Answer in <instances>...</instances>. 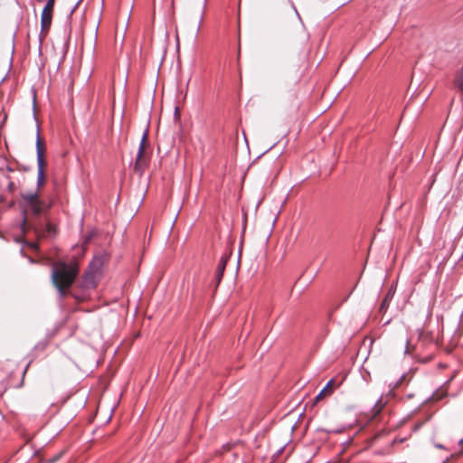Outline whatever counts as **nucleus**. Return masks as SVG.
Returning <instances> with one entry per match:
<instances>
[{
    "label": "nucleus",
    "instance_id": "obj_16",
    "mask_svg": "<svg viewBox=\"0 0 463 463\" xmlns=\"http://www.w3.org/2000/svg\"><path fill=\"white\" fill-rule=\"evenodd\" d=\"M81 1L82 0H78V2L75 4L73 8L71 9V14L74 13V11L77 9V7L79 6V5L80 4Z\"/></svg>",
    "mask_w": 463,
    "mask_h": 463
},
{
    "label": "nucleus",
    "instance_id": "obj_15",
    "mask_svg": "<svg viewBox=\"0 0 463 463\" xmlns=\"http://www.w3.org/2000/svg\"><path fill=\"white\" fill-rule=\"evenodd\" d=\"M7 188L10 192H12L14 189V184L13 182H9Z\"/></svg>",
    "mask_w": 463,
    "mask_h": 463
},
{
    "label": "nucleus",
    "instance_id": "obj_10",
    "mask_svg": "<svg viewBox=\"0 0 463 463\" xmlns=\"http://www.w3.org/2000/svg\"><path fill=\"white\" fill-rule=\"evenodd\" d=\"M44 165L45 163H37L38 173H37V185L38 187L42 186L44 183L45 175H44Z\"/></svg>",
    "mask_w": 463,
    "mask_h": 463
},
{
    "label": "nucleus",
    "instance_id": "obj_7",
    "mask_svg": "<svg viewBox=\"0 0 463 463\" xmlns=\"http://www.w3.org/2000/svg\"><path fill=\"white\" fill-rule=\"evenodd\" d=\"M395 293V288L393 287H391L387 293L385 294V297L383 298L381 306H380V312L384 313L387 308L389 307L390 302L392 301L393 296Z\"/></svg>",
    "mask_w": 463,
    "mask_h": 463
},
{
    "label": "nucleus",
    "instance_id": "obj_3",
    "mask_svg": "<svg viewBox=\"0 0 463 463\" xmlns=\"http://www.w3.org/2000/svg\"><path fill=\"white\" fill-rule=\"evenodd\" d=\"M26 226L33 229L39 236H52L55 233L53 225L47 220L38 221L37 222H27L26 217L24 216L22 224L23 231H24Z\"/></svg>",
    "mask_w": 463,
    "mask_h": 463
},
{
    "label": "nucleus",
    "instance_id": "obj_12",
    "mask_svg": "<svg viewBox=\"0 0 463 463\" xmlns=\"http://www.w3.org/2000/svg\"><path fill=\"white\" fill-rule=\"evenodd\" d=\"M23 199L26 201L27 205L38 201V194L37 192L34 193H26L22 195Z\"/></svg>",
    "mask_w": 463,
    "mask_h": 463
},
{
    "label": "nucleus",
    "instance_id": "obj_2",
    "mask_svg": "<svg viewBox=\"0 0 463 463\" xmlns=\"http://www.w3.org/2000/svg\"><path fill=\"white\" fill-rule=\"evenodd\" d=\"M103 265L102 258L95 257L90 263L88 270L85 272L83 286L87 288H93L97 286L99 277Z\"/></svg>",
    "mask_w": 463,
    "mask_h": 463
},
{
    "label": "nucleus",
    "instance_id": "obj_5",
    "mask_svg": "<svg viewBox=\"0 0 463 463\" xmlns=\"http://www.w3.org/2000/svg\"><path fill=\"white\" fill-rule=\"evenodd\" d=\"M147 135H148V129H146L142 136V139H141V142H140V145L138 147V152H137V159H136L135 165H134L135 171L139 172V173H142L143 165L145 164L143 155H144V151H145L146 141L147 139Z\"/></svg>",
    "mask_w": 463,
    "mask_h": 463
},
{
    "label": "nucleus",
    "instance_id": "obj_4",
    "mask_svg": "<svg viewBox=\"0 0 463 463\" xmlns=\"http://www.w3.org/2000/svg\"><path fill=\"white\" fill-rule=\"evenodd\" d=\"M55 0H48L41 15V27L42 32L48 30L52 24V11Z\"/></svg>",
    "mask_w": 463,
    "mask_h": 463
},
{
    "label": "nucleus",
    "instance_id": "obj_21",
    "mask_svg": "<svg viewBox=\"0 0 463 463\" xmlns=\"http://www.w3.org/2000/svg\"><path fill=\"white\" fill-rule=\"evenodd\" d=\"M462 444H463V439H461L459 440V445H462Z\"/></svg>",
    "mask_w": 463,
    "mask_h": 463
},
{
    "label": "nucleus",
    "instance_id": "obj_6",
    "mask_svg": "<svg viewBox=\"0 0 463 463\" xmlns=\"http://www.w3.org/2000/svg\"><path fill=\"white\" fill-rule=\"evenodd\" d=\"M227 261H228V257L225 255L222 256V258L220 259V261L218 263V266H217V269H216L215 274H214V278L216 280V286H218L219 283L222 281L223 272L226 268Z\"/></svg>",
    "mask_w": 463,
    "mask_h": 463
},
{
    "label": "nucleus",
    "instance_id": "obj_13",
    "mask_svg": "<svg viewBox=\"0 0 463 463\" xmlns=\"http://www.w3.org/2000/svg\"><path fill=\"white\" fill-rule=\"evenodd\" d=\"M456 85L461 91H463V66L458 77L456 80Z\"/></svg>",
    "mask_w": 463,
    "mask_h": 463
},
{
    "label": "nucleus",
    "instance_id": "obj_18",
    "mask_svg": "<svg viewBox=\"0 0 463 463\" xmlns=\"http://www.w3.org/2000/svg\"><path fill=\"white\" fill-rule=\"evenodd\" d=\"M404 377H405V376H404V375H402V376L400 378V380H399V381L394 384V387H396L398 384H400V383L403 381Z\"/></svg>",
    "mask_w": 463,
    "mask_h": 463
},
{
    "label": "nucleus",
    "instance_id": "obj_8",
    "mask_svg": "<svg viewBox=\"0 0 463 463\" xmlns=\"http://www.w3.org/2000/svg\"><path fill=\"white\" fill-rule=\"evenodd\" d=\"M36 154H37V163H45L43 156V147L40 138L39 129L37 130L36 136Z\"/></svg>",
    "mask_w": 463,
    "mask_h": 463
},
{
    "label": "nucleus",
    "instance_id": "obj_11",
    "mask_svg": "<svg viewBox=\"0 0 463 463\" xmlns=\"http://www.w3.org/2000/svg\"><path fill=\"white\" fill-rule=\"evenodd\" d=\"M334 384V380H330L326 385L320 391V392L317 395L316 400H320L324 396L330 394L332 392L331 386Z\"/></svg>",
    "mask_w": 463,
    "mask_h": 463
},
{
    "label": "nucleus",
    "instance_id": "obj_9",
    "mask_svg": "<svg viewBox=\"0 0 463 463\" xmlns=\"http://www.w3.org/2000/svg\"><path fill=\"white\" fill-rule=\"evenodd\" d=\"M29 211L35 216H39L43 211V205L41 201H36L27 205Z\"/></svg>",
    "mask_w": 463,
    "mask_h": 463
},
{
    "label": "nucleus",
    "instance_id": "obj_17",
    "mask_svg": "<svg viewBox=\"0 0 463 463\" xmlns=\"http://www.w3.org/2000/svg\"><path fill=\"white\" fill-rule=\"evenodd\" d=\"M405 354H410L411 353V350H410V347H409V343L407 342V345L405 347V351H404Z\"/></svg>",
    "mask_w": 463,
    "mask_h": 463
},
{
    "label": "nucleus",
    "instance_id": "obj_19",
    "mask_svg": "<svg viewBox=\"0 0 463 463\" xmlns=\"http://www.w3.org/2000/svg\"><path fill=\"white\" fill-rule=\"evenodd\" d=\"M435 447L438 448V449H443V445L442 444H435Z\"/></svg>",
    "mask_w": 463,
    "mask_h": 463
},
{
    "label": "nucleus",
    "instance_id": "obj_1",
    "mask_svg": "<svg viewBox=\"0 0 463 463\" xmlns=\"http://www.w3.org/2000/svg\"><path fill=\"white\" fill-rule=\"evenodd\" d=\"M77 274L78 269L76 266L68 265L64 262L59 263L56 268H53L52 279L61 297L66 295V288L71 287Z\"/></svg>",
    "mask_w": 463,
    "mask_h": 463
},
{
    "label": "nucleus",
    "instance_id": "obj_14",
    "mask_svg": "<svg viewBox=\"0 0 463 463\" xmlns=\"http://www.w3.org/2000/svg\"><path fill=\"white\" fill-rule=\"evenodd\" d=\"M61 454H58L57 456L53 457L52 458L49 459V463H54L56 462L60 458Z\"/></svg>",
    "mask_w": 463,
    "mask_h": 463
},
{
    "label": "nucleus",
    "instance_id": "obj_20",
    "mask_svg": "<svg viewBox=\"0 0 463 463\" xmlns=\"http://www.w3.org/2000/svg\"><path fill=\"white\" fill-rule=\"evenodd\" d=\"M39 42H40V44H42V43H43V37H42V35H40V37H39Z\"/></svg>",
    "mask_w": 463,
    "mask_h": 463
}]
</instances>
